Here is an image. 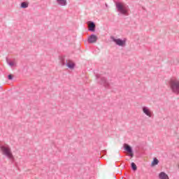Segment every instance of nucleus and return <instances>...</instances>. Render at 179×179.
<instances>
[{
	"mask_svg": "<svg viewBox=\"0 0 179 179\" xmlns=\"http://www.w3.org/2000/svg\"><path fill=\"white\" fill-rule=\"evenodd\" d=\"M145 115H147L150 118H153V113H145Z\"/></svg>",
	"mask_w": 179,
	"mask_h": 179,
	"instance_id": "obj_15",
	"label": "nucleus"
},
{
	"mask_svg": "<svg viewBox=\"0 0 179 179\" xmlns=\"http://www.w3.org/2000/svg\"><path fill=\"white\" fill-rule=\"evenodd\" d=\"M159 179H170L169 178V175L166 174V173L164 172H161L159 174Z\"/></svg>",
	"mask_w": 179,
	"mask_h": 179,
	"instance_id": "obj_8",
	"label": "nucleus"
},
{
	"mask_svg": "<svg viewBox=\"0 0 179 179\" xmlns=\"http://www.w3.org/2000/svg\"><path fill=\"white\" fill-rule=\"evenodd\" d=\"M10 66H16V62H10L9 63Z\"/></svg>",
	"mask_w": 179,
	"mask_h": 179,
	"instance_id": "obj_16",
	"label": "nucleus"
},
{
	"mask_svg": "<svg viewBox=\"0 0 179 179\" xmlns=\"http://www.w3.org/2000/svg\"><path fill=\"white\" fill-rule=\"evenodd\" d=\"M143 113H150V110L148 109V107H143Z\"/></svg>",
	"mask_w": 179,
	"mask_h": 179,
	"instance_id": "obj_13",
	"label": "nucleus"
},
{
	"mask_svg": "<svg viewBox=\"0 0 179 179\" xmlns=\"http://www.w3.org/2000/svg\"><path fill=\"white\" fill-rule=\"evenodd\" d=\"M66 66L69 69H73L75 68V63L72 60H67Z\"/></svg>",
	"mask_w": 179,
	"mask_h": 179,
	"instance_id": "obj_7",
	"label": "nucleus"
},
{
	"mask_svg": "<svg viewBox=\"0 0 179 179\" xmlns=\"http://www.w3.org/2000/svg\"><path fill=\"white\" fill-rule=\"evenodd\" d=\"M124 150L127 151L128 153H129L130 157H134V153L132 152V148L129 146V145L124 143Z\"/></svg>",
	"mask_w": 179,
	"mask_h": 179,
	"instance_id": "obj_4",
	"label": "nucleus"
},
{
	"mask_svg": "<svg viewBox=\"0 0 179 179\" xmlns=\"http://www.w3.org/2000/svg\"><path fill=\"white\" fill-rule=\"evenodd\" d=\"M29 6V3H26V2H23L21 3V7L25 8H27Z\"/></svg>",
	"mask_w": 179,
	"mask_h": 179,
	"instance_id": "obj_12",
	"label": "nucleus"
},
{
	"mask_svg": "<svg viewBox=\"0 0 179 179\" xmlns=\"http://www.w3.org/2000/svg\"><path fill=\"white\" fill-rule=\"evenodd\" d=\"M62 65H65V62H62Z\"/></svg>",
	"mask_w": 179,
	"mask_h": 179,
	"instance_id": "obj_18",
	"label": "nucleus"
},
{
	"mask_svg": "<svg viewBox=\"0 0 179 179\" xmlns=\"http://www.w3.org/2000/svg\"><path fill=\"white\" fill-rule=\"evenodd\" d=\"M57 2L62 6H65V5H66V0H57Z\"/></svg>",
	"mask_w": 179,
	"mask_h": 179,
	"instance_id": "obj_9",
	"label": "nucleus"
},
{
	"mask_svg": "<svg viewBox=\"0 0 179 179\" xmlns=\"http://www.w3.org/2000/svg\"><path fill=\"white\" fill-rule=\"evenodd\" d=\"M0 150L3 156H5L9 160H15V157L13 156V153L12 152V148H10V146H9V145L4 144L0 145Z\"/></svg>",
	"mask_w": 179,
	"mask_h": 179,
	"instance_id": "obj_1",
	"label": "nucleus"
},
{
	"mask_svg": "<svg viewBox=\"0 0 179 179\" xmlns=\"http://www.w3.org/2000/svg\"><path fill=\"white\" fill-rule=\"evenodd\" d=\"M159 164V159L157 158H154L152 162V166H157Z\"/></svg>",
	"mask_w": 179,
	"mask_h": 179,
	"instance_id": "obj_11",
	"label": "nucleus"
},
{
	"mask_svg": "<svg viewBox=\"0 0 179 179\" xmlns=\"http://www.w3.org/2000/svg\"><path fill=\"white\" fill-rule=\"evenodd\" d=\"M113 41L117 44V45H120L121 47L125 45V43H126L125 40L122 41L120 38L118 39L113 38Z\"/></svg>",
	"mask_w": 179,
	"mask_h": 179,
	"instance_id": "obj_5",
	"label": "nucleus"
},
{
	"mask_svg": "<svg viewBox=\"0 0 179 179\" xmlns=\"http://www.w3.org/2000/svg\"><path fill=\"white\" fill-rule=\"evenodd\" d=\"M131 169L134 171H136V170L137 169L136 164H135V163H134V162L131 163Z\"/></svg>",
	"mask_w": 179,
	"mask_h": 179,
	"instance_id": "obj_14",
	"label": "nucleus"
},
{
	"mask_svg": "<svg viewBox=\"0 0 179 179\" xmlns=\"http://www.w3.org/2000/svg\"><path fill=\"white\" fill-rule=\"evenodd\" d=\"M171 89L173 93L179 94V80H171Z\"/></svg>",
	"mask_w": 179,
	"mask_h": 179,
	"instance_id": "obj_2",
	"label": "nucleus"
},
{
	"mask_svg": "<svg viewBox=\"0 0 179 179\" xmlns=\"http://www.w3.org/2000/svg\"><path fill=\"white\" fill-rule=\"evenodd\" d=\"M97 36L91 35L88 37V43H94L97 41Z\"/></svg>",
	"mask_w": 179,
	"mask_h": 179,
	"instance_id": "obj_6",
	"label": "nucleus"
},
{
	"mask_svg": "<svg viewBox=\"0 0 179 179\" xmlns=\"http://www.w3.org/2000/svg\"><path fill=\"white\" fill-rule=\"evenodd\" d=\"M178 168H179V164H178Z\"/></svg>",
	"mask_w": 179,
	"mask_h": 179,
	"instance_id": "obj_19",
	"label": "nucleus"
},
{
	"mask_svg": "<svg viewBox=\"0 0 179 179\" xmlns=\"http://www.w3.org/2000/svg\"><path fill=\"white\" fill-rule=\"evenodd\" d=\"M90 30L91 31H94V27H96V25L93 22H90L89 24Z\"/></svg>",
	"mask_w": 179,
	"mask_h": 179,
	"instance_id": "obj_10",
	"label": "nucleus"
},
{
	"mask_svg": "<svg viewBox=\"0 0 179 179\" xmlns=\"http://www.w3.org/2000/svg\"><path fill=\"white\" fill-rule=\"evenodd\" d=\"M116 8L117 10L122 15H127V13H128V8H127V6H125L124 3H116Z\"/></svg>",
	"mask_w": 179,
	"mask_h": 179,
	"instance_id": "obj_3",
	"label": "nucleus"
},
{
	"mask_svg": "<svg viewBox=\"0 0 179 179\" xmlns=\"http://www.w3.org/2000/svg\"><path fill=\"white\" fill-rule=\"evenodd\" d=\"M8 79H9V80H12L13 79V76L9 75L8 76Z\"/></svg>",
	"mask_w": 179,
	"mask_h": 179,
	"instance_id": "obj_17",
	"label": "nucleus"
}]
</instances>
